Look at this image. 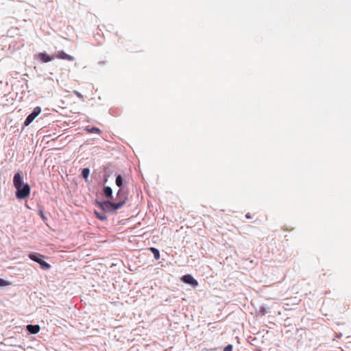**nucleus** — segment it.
I'll use <instances>...</instances> for the list:
<instances>
[{"instance_id":"1","label":"nucleus","mask_w":351,"mask_h":351,"mask_svg":"<svg viewBox=\"0 0 351 351\" xmlns=\"http://www.w3.org/2000/svg\"><path fill=\"white\" fill-rule=\"evenodd\" d=\"M29 258L38 263L43 269L47 270L51 268V265L43 260L44 256L38 253H30L29 254Z\"/></svg>"},{"instance_id":"2","label":"nucleus","mask_w":351,"mask_h":351,"mask_svg":"<svg viewBox=\"0 0 351 351\" xmlns=\"http://www.w3.org/2000/svg\"><path fill=\"white\" fill-rule=\"evenodd\" d=\"M16 189V196L18 199H25L30 194V186L28 184H24Z\"/></svg>"},{"instance_id":"3","label":"nucleus","mask_w":351,"mask_h":351,"mask_svg":"<svg viewBox=\"0 0 351 351\" xmlns=\"http://www.w3.org/2000/svg\"><path fill=\"white\" fill-rule=\"evenodd\" d=\"M23 182V176L22 172L15 173L13 178V184L16 189L20 188Z\"/></svg>"},{"instance_id":"4","label":"nucleus","mask_w":351,"mask_h":351,"mask_svg":"<svg viewBox=\"0 0 351 351\" xmlns=\"http://www.w3.org/2000/svg\"><path fill=\"white\" fill-rule=\"evenodd\" d=\"M182 280L186 284L191 285L193 287L198 285L197 281L190 274L184 275L182 277Z\"/></svg>"},{"instance_id":"5","label":"nucleus","mask_w":351,"mask_h":351,"mask_svg":"<svg viewBox=\"0 0 351 351\" xmlns=\"http://www.w3.org/2000/svg\"><path fill=\"white\" fill-rule=\"evenodd\" d=\"M37 58L41 62L46 63L52 61L54 59V56H49L47 53L43 52L39 53L37 55Z\"/></svg>"},{"instance_id":"6","label":"nucleus","mask_w":351,"mask_h":351,"mask_svg":"<svg viewBox=\"0 0 351 351\" xmlns=\"http://www.w3.org/2000/svg\"><path fill=\"white\" fill-rule=\"evenodd\" d=\"M55 58L62 60H66L68 61L74 60V57L66 53L64 51H58L54 56V58Z\"/></svg>"},{"instance_id":"7","label":"nucleus","mask_w":351,"mask_h":351,"mask_svg":"<svg viewBox=\"0 0 351 351\" xmlns=\"http://www.w3.org/2000/svg\"><path fill=\"white\" fill-rule=\"evenodd\" d=\"M97 204L100 206V208L103 210H104L106 212L112 211V202L110 201L97 202Z\"/></svg>"},{"instance_id":"8","label":"nucleus","mask_w":351,"mask_h":351,"mask_svg":"<svg viewBox=\"0 0 351 351\" xmlns=\"http://www.w3.org/2000/svg\"><path fill=\"white\" fill-rule=\"evenodd\" d=\"M126 201V197H124L122 200H120L119 202L114 203L112 202V211H116L119 208H121Z\"/></svg>"},{"instance_id":"9","label":"nucleus","mask_w":351,"mask_h":351,"mask_svg":"<svg viewBox=\"0 0 351 351\" xmlns=\"http://www.w3.org/2000/svg\"><path fill=\"white\" fill-rule=\"evenodd\" d=\"M27 328L32 334H37L40 330V326L38 325H28Z\"/></svg>"},{"instance_id":"10","label":"nucleus","mask_w":351,"mask_h":351,"mask_svg":"<svg viewBox=\"0 0 351 351\" xmlns=\"http://www.w3.org/2000/svg\"><path fill=\"white\" fill-rule=\"evenodd\" d=\"M85 130L89 133H97L100 134L101 131L99 128L96 127L90 128L89 126L86 127Z\"/></svg>"},{"instance_id":"11","label":"nucleus","mask_w":351,"mask_h":351,"mask_svg":"<svg viewBox=\"0 0 351 351\" xmlns=\"http://www.w3.org/2000/svg\"><path fill=\"white\" fill-rule=\"evenodd\" d=\"M36 117V116L34 115V114H33L32 112L29 114L27 116V117L26 118L25 122H24V124L25 125L27 126L28 125H29L34 120V119Z\"/></svg>"},{"instance_id":"12","label":"nucleus","mask_w":351,"mask_h":351,"mask_svg":"<svg viewBox=\"0 0 351 351\" xmlns=\"http://www.w3.org/2000/svg\"><path fill=\"white\" fill-rule=\"evenodd\" d=\"M104 193L107 197H112V190L110 186H105L104 189Z\"/></svg>"},{"instance_id":"13","label":"nucleus","mask_w":351,"mask_h":351,"mask_svg":"<svg viewBox=\"0 0 351 351\" xmlns=\"http://www.w3.org/2000/svg\"><path fill=\"white\" fill-rule=\"evenodd\" d=\"M149 250L153 253L154 258L156 260H158L160 258V252L159 250L155 247H150Z\"/></svg>"},{"instance_id":"14","label":"nucleus","mask_w":351,"mask_h":351,"mask_svg":"<svg viewBox=\"0 0 351 351\" xmlns=\"http://www.w3.org/2000/svg\"><path fill=\"white\" fill-rule=\"evenodd\" d=\"M90 174V170L88 168H84L82 171V176L85 179L87 180Z\"/></svg>"},{"instance_id":"15","label":"nucleus","mask_w":351,"mask_h":351,"mask_svg":"<svg viewBox=\"0 0 351 351\" xmlns=\"http://www.w3.org/2000/svg\"><path fill=\"white\" fill-rule=\"evenodd\" d=\"M116 184L119 186V187H121L123 184V178L121 177V175H119L117 176L116 178Z\"/></svg>"},{"instance_id":"16","label":"nucleus","mask_w":351,"mask_h":351,"mask_svg":"<svg viewBox=\"0 0 351 351\" xmlns=\"http://www.w3.org/2000/svg\"><path fill=\"white\" fill-rule=\"evenodd\" d=\"M40 112H41L40 108V107H36L34 109L32 113L34 114V115L37 117L40 113Z\"/></svg>"},{"instance_id":"17","label":"nucleus","mask_w":351,"mask_h":351,"mask_svg":"<svg viewBox=\"0 0 351 351\" xmlns=\"http://www.w3.org/2000/svg\"><path fill=\"white\" fill-rule=\"evenodd\" d=\"M95 214L97 216V217L101 220H104L106 219V217L104 215H101L97 211H95Z\"/></svg>"},{"instance_id":"18","label":"nucleus","mask_w":351,"mask_h":351,"mask_svg":"<svg viewBox=\"0 0 351 351\" xmlns=\"http://www.w3.org/2000/svg\"><path fill=\"white\" fill-rule=\"evenodd\" d=\"M8 283L3 279L0 278V287L7 286Z\"/></svg>"},{"instance_id":"19","label":"nucleus","mask_w":351,"mask_h":351,"mask_svg":"<svg viewBox=\"0 0 351 351\" xmlns=\"http://www.w3.org/2000/svg\"><path fill=\"white\" fill-rule=\"evenodd\" d=\"M232 346L231 345H228L223 349V351H232Z\"/></svg>"},{"instance_id":"20","label":"nucleus","mask_w":351,"mask_h":351,"mask_svg":"<svg viewBox=\"0 0 351 351\" xmlns=\"http://www.w3.org/2000/svg\"><path fill=\"white\" fill-rule=\"evenodd\" d=\"M245 217H246L247 219H251V218H252V217H251V215H250V213H247V214L245 215Z\"/></svg>"},{"instance_id":"21","label":"nucleus","mask_w":351,"mask_h":351,"mask_svg":"<svg viewBox=\"0 0 351 351\" xmlns=\"http://www.w3.org/2000/svg\"><path fill=\"white\" fill-rule=\"evenodd\" d=\"M121 190L120 189V190L118 191L117 195H120V193H121Z\"/></svg>"}]
</instances>
